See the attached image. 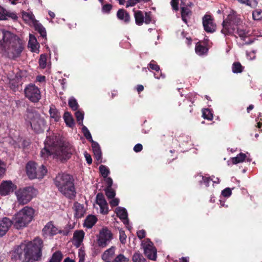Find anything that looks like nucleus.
I'll return each instance as SVG.
<instances>
[{"instance_id": "12", "label": "nucleus", "mask_w": 262, "mask_h": 262, "mask_svg": "<svg viewBox=\"0 0 262 262\" xmlns=\"http://www.w3.org/2000/svg\"><path fill=\"white\" fill-rule=\"evenodd\" d=\"M42 233L45 236L47 237L52 236L58 233L67 235L68 234V231L58 230V229L54 225L52 222H49L43 228Z\"/></svg>"}, {"instance_id": "56", "label": "nucleus", "mask_w": 262, "mask_h": 262, "mask_svg": "<svg viewBox=\"0 0 262 262\" xmlns=\"http://www.w3.org/2000/svg\"><path fill=\"white\" fill-rule=\"evenodd\" d=\"M137 234L138 237L140 239H142V238L145 237V234H146V232H145V230H141L138 231L137 232Z\"/></svg>"}, {"instance_id": "24", "label": "nucleus", "mask_w": 262, "mask_h": 262, "mask_svg": "<svg viewBox=\"0 0 262 262\" xmlns=\"http://www.w3.org/2000/svg\"><path fill=\"white\" fill-rule=\"evenodd\" d=\"M134 17L136 25L141 26L143 24L144 15L143 12L139 10L135 11L134 13Z\"/></svg>"}, {"instance_id": "44", "label": "nucleus", "mask_w": 262, "mask_h": 262, "mask_svg": "<svg viewBox=\"0 0 262 262\" xmlns=\"http://www.w3.org/2000/svg\"><path fill=\"white\" fill-rule=\"evenodd\" d=\"M75 115L78 124L83 125L84 114L79 111H77L75 112Z\"/></svg>"}, {"instance_id": "16", "label": "nucleus", "mask_w": 262, "mask_h": 262, "mask_svg": "<svg viewBox=\"0 0 262 262\" xmlns=\"http://www.w3.org/2000/svg\"><path fill=\"white\" fill-rule=\"evenodd\" d=\"M12 224V221L7 217L0 221V237L5 235Z\"/></svg>"}, {"instance_id": "43", "label": "nucleus", "mask_w": 262, "mask_h": 262, "mask_svg": "<svg viewBox=\"0 0 262 262\" xmlns=\"http://www.w3.org/2000/svg\"><path fill=\"white\" fill-rule=\"evenodd\" d=\"M105 194L108 199H113L115 196V192L112 188H106L105 189Z\"/></svg>"}, {"instance_id": "51", "label": "nucleus", "mask_w": 262, "mask_h": 262, "mask_svg": "<svg viewBox=\"0 0 262 262\" xmlns=\"http://www.w3.org/2000/svg\"><path fill=\"white\" fill-rule=\"evenodd\" d=\"M100 208V212L102 214H107L108 212V205L107 202L104 205L99 206Z\"/></svg>"}, {"instance_id": "15", "label": "nucleus", "mask_w": 262, "mask_h": 262, "mask_svg": "<svg viewBox=\"0 0 262 262\" xmlns=\"http://www.w3.org/2000/svg\"><path fill=\"white\" fill-rule=\"evenodd\" d=\"M14 189V185L11 181H4L0 185V193L6 195L12 192Z\"/></svg>"}, {"instance_id": "54", "label": "nucleus", "mask_w": 262, "mask_h": 262, "mask_svg": "<svg viewBox=\"0 0 262 262\" xmlns=\"http://www.w3.org/2000/svg\"><path fill=\"white\" fill-rule=\"evenodd\" d=\"M112 8V6L111 4H105L102 7V11L104 12L108 13L111 11Z\"/></svg>"}, {"instance_id": "46", "label": "nucleus", "mask_w": 262, "mask_h": 262, "mask_svg": "<svg viewBox=\"0 0 262 262\" xmlns=\"http://www.w3.org/2000/svg\"><path fill=\"white\" fill-rule=\"evenodd\" d=\"M128 259L123 254H120L117 256L112 262H128Z\"/></svg>"}, {"instance_id": "13", "label": "nucleus", "mask_w": 262, "mask_h": 262, "mask_svg": "<svg viewBox=\"0 0 262 262\" xmlns=\"http://www.w3.org/2000/svg\"><path fill=\"white\" fill-rule=\"evenodd\" d=\"M112 233L106 228H103L99 233L98 244L100 247H105L112 238Z\"/></svg>"}, {"instance_id": "22", "label": "nucleus", "mask_w": 262, "mask_h": 262, "mask_svg": "<svg viewBox=\"0 0 262 262\" xmlns=\"http://www.w3.org/2000/svg\"><path fill=\"white\" fill-rule=\"evenodd\" d=\"M22 18L27 23H32L33 24L36 21L35 16L31 12L22 11Z\"/></svg>"}, {"instance_id": "1", "label": "nucleus", "mask_w": 262, "mask_h": 262, "mask_svg": "<svg viewBox=\"0 0 262 262\" xmlns=\"http://www.w3.org/2000/svg\"><path fill=\"white\" fill-rule=\"evenodd\" d=\"M74 152L73 146L68 143H62L55 136L47 137L45 141V147L40 151V156L46 159L51 155H55L62 161L69 159Z\"/></svg>"}, {"instance_id": "6", "label": "nucleus", "mask_w": 262, "mask_h": 262, "mask_svg": "<svg viewBox=\"0 0 262 262\" xmlns=\"http://www.w3.org/2000/svg\"><path fill=\"white\" fill-rule=\"evenodd\" d=\"M34 213L32 208L26 206L15 215L12 221V224L17 229L24 228L32 220Z\"/></svg>"}, {"instance_id": "21", "label": "nucleus", "mask_w": 262, "mask_h": 262, "mask_svg": "<svg viewBox=\"0 0 262 262\" xmlns=\"http://www.w3.org/2000/svg\"><path fill=\"white\" fill-rule=\"evenodd\" d=\"M74 209L75 212V216L77 218L81 217L85 212L83 205L78 202L74 203Z\"/></svg>"}, {"instance_id": "27", "label": "nucleus", "mask_w": 262, "mask_h": 262, "mask_svg": "<svg viewBox=\"0 0 262 262\" xmlns=\"http://www.w3.org/2000/svg\"><path fill=\"white\" fill-rule=\"evenodd\" d=\"M97 219L94 215H89L85 220L84 226L88 228H91L96 223Z\"/></svg>"}, {"instance_id": "19", "label": "nucleus", "mask_w": 262, "mask_h": 262, "mask_svg": "<svg viewBox=\"0 0 262 262\" xmlns=\"http://www.w3.org/2000/svg\"><path fill=\"white\" fill-rule=\"evenodd\" d=\"M115 212L117 216L122 220L124 224L128 223L127 211L124 208L118 207L116 209Z\"/></svg>"}, {"instance_id": "23", "label": "nucleus", "mask_w": 262, "mask_h": 262, "mask_svg": "<svg viewBox=\"0 0 262 262\" xmlns=\"http://www.w3.org/2000/svg\"><path fill=\"white\" fill-rule=\"evenodd\" d=\"M29 37L30 39L28 41V47L30 48L32 52H36L38 51V44L36 39L31 34H30Z\"/></svg>"}, {"instance_id": "29", "label": "nucleus", "mask_w": 262, "mask_h": 262, "mask_svg": "<svg viewBox=\"0 0 262 262\" xmlns=\"http://www.w3.org/2000/svg\"><path fill=\"white\" fill-rule=\"evenodd\" d=\"M63 119L66 124L70 127H72L74 125V120L71 114L68 112L64 113Z\"/></svg>"}, {"instance_id": "35", "label": "nucleus", "mask_w": 262, "mask_h": 262, "mask_svg": "<svg viewBox=\"0 0 262 262\" xmlns=\"http://www.w3.org/2000/svg\"><path fill=\"white\" fill-rule=\"evenodd\" d=\"M232 69L234 73H240L243 71V67L239 62H236L232 64Z\"/></svg>"}, {"instance_id": "5", "label": "nucleus", "mask_w": 262, "mask_h": 262, "mask_svg": "<svg viewBox=\"0 0 262 262\" xmlns=\"http://www.w3.org/2000/svg\"><path fill=\"white\" fill-rule=\"evenodd\" d=\"M223 29L221 32L226 35H231L236 30L237 33L241 38L246 36V32L244 27L242 26V21L240 18L235 15L234 13L229 14L226 19L223 22Z\"/></svg>"}, {"instance_id": "17", "label": "nucleus", "mask_w": 262, "mask_h": 262, "mask_svg": "<svg viewBox=\"0 0 262 262\" xmlns=\"http://www.w3.org/2000/svg\"><path fill=\"white\" fill-rule=\"evenodd\" d=\"M84 236V232L82 230H76L73 234V244L77 247H80Z\"/></svg>"}, {"instance_id": "2", "label": "nucleus", "mask_w": 262, "mask_h": 262, "mask_svg": "<svg viewBox=\"0 0 262 262\" xmlns=\"http://www.w3.org/2000/svg\"><path fill=\"white\" fill-rule=\"evenodd\" d=\"M0 47L5 55L13 59L20 56L24 49L22 40L5 29H0Z\"/></svg>"}, {"instance_id": "62", "label": "nucleus", "mask_w": 262, "mask_h": 262, "mask_svg": "<svg viewBox=\"0 0 262 262\" xmlns=\"http://www.w3.org/2000/svg\"><path fill=\"white\" fill-rule=\"evenodd\" d=\"M0 20H6L5 9L4 8H0Z\"/></svg>"}, {"instance_id": "64", "label": "nucleus", "mask_w": 262, "mask_h": 262, "mask_svg": "<svg viewBox=\"0 0 262 262\" xmlns=\"http://www.w3.org/2000/svg\"><path fill=\"white\" fill-rule=\"evenodd\" d=\"M186 0H181V8H182L183 6L186 7Z\"/></svg>"}, {"instance_id": "40", "label": "nucleus", "mask_w": 262, "mask_h": 262, "mask_svg": "<svg viewBox=\"0 0 262 262\" xmlns=\"http://www.w3.org/2000/svg\"><path fill=\"white\" fill-rule=\"evenodd\" d=\"M99 170L103 178H106L110 173V171L108 168L103 165L99 166Z\"/></svg>"}, {"instance_id": "42", "label": "nucleus", "mask_w": 262, "mask_h": 262, "mask_svg": "<svg viewBox=\"0 0 262 262\" xmlns=\"http://www.w3.org/2000/svg\"><path fill=\"white\" fill-rule=\"evenodd\" d=\"M253 18L254 20H260L262 19V11L260 9H256L252 13Z\"/></svg>"}, {"instance_id": "48", "label": "nucleus", "mask_w": 262, "mask_h": 262, "mask_svg": "<svg viewBox=\"0 0 262 262\" xmlns=\"http://www.w3.org/2000/svg\"><path fill=\"white\" fill-rule=\"evenodd\" d=\"M144 22L146 24H149L151 21L150 12H145Z\"/></svg>"}, {"instance_id": "37", "label": "nucleus", "mask_w": 262, "mask_h": 262, "mask_svg": "<svg viewBox=\"0 0 262 262\" xmlns=\"http://www.w3.org/2000/svg\"><path fill=\"white\" fill-rule=\"evenodd\" d=\"M82 132L84 135V136L87 140H89L91 142L93 141L91 134L86 126L83 125L82 127Z\"/></svg>"}, {"instance_id": "9", "label": "nucleus", "mask_w": 262, "mask_h": 262, "mask_svg": "<svg viewBox=\"0 0 262 262\" xmlns=\"http://www.w3.org/2000/svg\"><path fill=\"white\" fill-rule=\"evenodd\" d=\"M27 174L31 179H41L47 172V170L43 165L37 170L36 164L33 162H29L26 165Z\"/></svg>"}, {"instance_id": "30", "label": "nucleus", "mask_w": 262, "mask_h": 262, "mask_svg": "<svg viewBox=\"0 0 262 262\" xmlns=\"http://www.w3.org/2000/svg\"><path fill=\"white\" fill-rule=\"evenodd\" d=\"M63 258V254L62 253L57 251L54 252L50 260L48 262H61Z\"/></svg>"}, {"instance_id": "57", "label": "nucleus", "mask_w": 262, "mask_h": 262, "mask_svg": "<svg viewBox=\"0 0 262 262\" xmlns=\"http://www.w3.org/2000/svg\"><path fill=\"white\" fill-rule=\"evenodd\" d=\"M258 4V2L256 0H248L247 6L254 7H256Z\"/></svg>"}, {"instance_id": "52", "label": "nucleus", "mask_w": 262, "mask_h": 262, "mask_svg": "<svg viewBox=\"0 0 262 262\" xmlns=\"http://www.w3.org/2000/svg\"><path fill=\"white\" fill-rule=\"evenodd\" d=\"M222 194L225 197H228L231 194V190L229 188H226L222 191Z\"/></svg>"}, {"instance_id": "39", "label": "nucleus", "mask_w": 262, "mask_h": 262, "mask_svg": "<svg viewBox=\"0 0 262 262\" xmlns=\"http://www.w3.org/2000/svg\"><path fill=\"white\" fill-rule=\"evenodd\" d=\"M39 66L41 69L46 68L47 65V56L45 55L41 54L40 55L39 59Z\"/></svg>"}, {"instance_id": "59", "label": "nucleus", "mask_w": 262, "mask_h": 262, "mask_svg": "<svg viewBox=\"0 0 262 262\" xmlns=\"http://www.w3.org/2000/svg\"><path fill=\"white\" fill-rule=\"evenodd\" d=\"M111 206L112 207L117 206L119 204V200L118 199H114L110 202Z\"/></svg>"}, {"instance_id": "63", "label": "nucleus", "mask_w": 262, "mask_h": 262, "mask_svg": "<svg viewBox=\"0 0 262 262\" xmlns=\"http://www.w3.org/2000/svg\"><path fill=\"white\" fill-rule=\"evenodd\" d=\"M204 182L206 184V186H209V182L212 180L210 178H203Z\"/></svg>"}, {"instance_id": "61", "label": "nucleus", "mask_w": 262, "mask_h": 262, "mask_svg": "<svg viewBox=\"0 0 262 262\" xmlns=\"http://www.w3.org/2000/svg\"><path fill=\"white\" fill-rule=\"evenodd\" d=\"M84 156L86 159V162L89 164H91L92 163V159L90 156V155L88 154L87 152H85Z\"/></svg>"}, {"instance_id": "41", "label": "nucleus", "mask_w": 262, "mask_h": 262, "mask_svg": "<svg viewBox=\"0 0 262 262\" xmlns=\"http://www.w3.org/2000/svg\"><path fill=\"white\" fill-rule=\"evenodd\" d=\"M69 105L70 107L74 111L77 110L78 104L76 101V100L74 98H71L69 100Z\"/></svg>"}, {"instance_id": "50", "label": "nucleus", "mask_w": 262, "mask_h": 262, "mask_svg": "<svg viewBox=\"0 0 262 262\" xmlns=\"http://www.w3.org/2000/svg\"><path fill=\"white\" fill-rule=\"evenodd\" d=\"M149 68L153 70H155L156 71H159V70H160V67L158 65H157V64H156L155 63V61H151L149 64Z\"/></svg>"}, {"instance_id": "31", "label": "nucleus", "mask_w": 262, "mask_h": 262, "mask_svg": "<svg viewBox=\"0 0 262 262\" xmlns=\"http://www.w3.org/2000/svg\"><path fill=\"white\" fill-rule=\"evenodd\" d=\"M33 25L35 30L38 32L42 37H44L46 36V29L41 24L38 23L36 20Z\"/></svg>"}, {"instance_id": "8", "label": "nucleus", "mask_w": 262, "mask_h": 262, "mask_svg": "<svg viewBox=\"0 0 262 262\" xmlns=\"http://www.w3.org/2000/svg\"><path fill=\"white\" fill-rule=\"evenodd\" d=\"M15 194L19 203L24 205L27 204L36 195V190L33 187L29 186L19 189Z\"/></svg>"}, {"instance_id": "3", "label": "nucleus", "mask_w": 262, "mask_h": 262, "mask_svg": "<svg viewBox=\"0 0 262 262\" xmlns=\"http://www.w3.org/2000/svg\"><path fill=\"white\" fill-rule=\"evenodd\" d=\"M42 247V240L35 238L32 242L17 246L14 251V256L23 262L38 260L41 256Z\"/></svg>"}, {"instance_id": "7", "label": "nucleus", "mask_w": 262, "mask_h": 262, "mask_svg": "<svg viewBox=\"0 0 262 262\" xmlns=\"http://www.w3.org/2000/svg\"><path fill=\"white\" fill-rule=\"evenodd\" d=\"M26 115L32 128L35 132L40 133L44 130L46 128V121L38 112L33 108H28Z\"/></svg>"}, {"instance_id": "4", "label": "nucleus", "mask_w": 262, "mask_h": 262, "mask_svg": "<svg viewBox=\"0 0 262 262\" xmlns=\"http://www.w3.org/2000/svg\"><path fill=\"white\" fill-rule=\"evenodd\" d=\"M72 176L67 173H59L54 179V183L58 190L66 197L73 199L76 191Z\"/></svg>"}, {"instance_id": "55", "label": "nucleus", "mask_w": 262, "mask_h": 262, "mask_svg": "<svg viewBox=\"0 0 262 262\" xmlns=\"http://www.w3.org/2000/svg\"><path fill=\"white\" fill-rule=\"evenodd\" d=\"M5 172V165L0 160V179L3 176Z\"/></svg>"}, {"instance_id": "58", "label": "nucleus", "mask_w": 262, "mask_h": 262, "mask_svg": "<svg viewBox=\"0 0 262 262\" xmlns=\"http://www.w3.org/2000/svg\"><path fill=\"white\" fill-rule=\"evenodd\" d=\"M105 178V182L107 184V187L106 188H112V186L113 185V180L110 177H106Z\"/></svg>"}, {"instance_id": "47", "label": "nucleus", "mask_w": 262, "mask_h": 262, "mask_svg": "<svg viewBox=\"0 0 262 262\" xmlns=\"http://www.w3.org/2000/svg\"><path fill=\"white\" fill-rule=\"evenodd\" d=\"M119 240L122 244H125L126 242V235L124 231H119Z\"/></svg>"}, {"instance_id": "36", "label": "nucleus", "mask_w": 262, "mask_h": 262, "mask_svg": "<svg viewBox=\"0 0 262 262\" xmlns=\"http://www.w3.org/2000/svg\"><path fill=\"white\" fill-rule=\"evenodd\" d=\"M5 16L6 17V20L8 19V18H11L14 20H16L18 18V17L15 13L8 11L5 9Z\"/></svg>"}, {"instance_id": "33", "label": "nucleus", "mask_w": 262, "mask_h": 262, "mask_svg": "<svg viewBox=\"0 0 262 262\" xmlns=\"http://www.w3.org/2000/svg\"><path fill=\"white\" fill-rule=\"evenodd\" d=\"M96 203L99 206H103L106 204V201L102 193H99L97 194L96 196Z\"/></svg>"}, {"instance_id": "18", "label": "nucleus", "mask_w": 262, "mask_h": 262, "mask_svg": "<svg viewBox=\"0 0 262 262\" xmlns=\"http://www.w3.org/2000/svg\"><path fill=\"white\" fill-rule=\"evenodd\" d=\"M115 247L112 246L105 250L101 255L102 259L105 262H111L115 254Z\"/></svg>"}, {"instance_id": "34", "label": "nucleus", "mask_w": 262, "mask_h": 262, "mask_svg": "<svg viewBox=\"0 0 262 262\" xmlns=\"http://www.w3.org/2000/svg\"><path fill=\"white\" fill-rule=\"evenodd\" d=\"M133 262H146V260L143 255L139 253H135L133 256Z\"/></svg>"}, {"instance_id": "53", "label": "nucleus", "mask_w": 262, "mask_h": 262, "mask_svg": "<svg viewBox=\"0 0 262 262\" xmlns=\"http://www.w3.org/2000/svg\"><path fill=\"white\" fill-rule=\"evenodd\" d=\"M139 2V0H128L126 3V7H132L135 5Z\"/></svg>"}, {"instance_id": "32", "label": "nucleus", "mask_w": 262, "mask_h": 262, "mask_svg": "<svg viewBox=\"0 0 262 262\" xmlns=\"http://www.w3.org/2000/svg\"><path fill=\"white\" fill-rule=\"evenodd\" d=\"M246 157V156L245 154L240 153L237 155L236 157L232 158V162L233 164H237L242 162L245 160Z\"/></svg>"}, {"instance_id": "28", "label": "nucleus", "mask_w": 262, "mask_h": 262, "mask_svg": "<svg viewBox=\"0 0 262 262\" xmlns=\"http://www.w3.org/2000/svg\"><path fill=\"white\" fill-rule=\"evenodd\" d=\"M181 9V16L182 20L185 23H187V18L191 15V10L186 7L183 6Z\"/></svg>"}, {"instance_id": "10", "label": "nucleus", "mask_w": 262, "mask_h": 262, "mask_svg": "<svg viewBox=\"0 0 262 262\" xmlns=\"http://www.w3.org/2000/svg\"><path fill=\"white\" fill-rule=\"evenodd\" d=\"M25 96L32 102H37L41 98L40 91L35 84H29L24 90Z\"/></svg>"}, {"instance_id": "20", "label": "nucleus", "mask_w": 262, "mask_h": 262, "mask_svg": "<svg viewBox=\"0 0 262 262\" xmlns=\"http://www.w3.org/2000/svg\"><path fill=\"white\" fill-rule=\"evenodd\" d=\"M117 16L118 19L124 21L125 23H128L130 21V16L124 9H119L117 13Z\"/></svg>"}, {"instance_id": "11", "label": "nucleus", "mask_w": 262, "mask_h": 262, "mask_svg": "<svg viewBox=\"0 0 262 262\" xmlns=\"http://www.w3.org/2000/svg\"><path fill=\"white\" fill-rule=\"evenodd\" d=\"M144 248V252L146 256L150 259L155 260L157 258V250L154 247L153 243L149 239H146L142 243Z\"/></svg>"}, {"instance_id": "60", "label": "nucleus", "mask_w": 262, "mask_h": 262, "mask_svg": "<svg viewBox=\"0 0 262 262\" xmlns=\"http://www.w3.org/2000/svg\"><path fill=\"white\" fill-rule=\"evenodd\" d=\"M142 145L141 144H137L134 147V150L135 152H139L142 149Z\"/></svg>"}, {"instance_id": "25", "label": "nucleus", "mask_w": 262, "mask_h": 262, "mask_svg": "<svg viewBox=\"0 0 262 262\" xmlns=\"http://www.w3.org/2000/svg\"><path fill=\"white\" fill-rule=\"evenodd\" d=\"M92 143V147L94 152V154L96 157V158L97 160H99L101 158V151L100 148V146L98 143L92 141L91 142Z\"/></svg>"}, {"instance_id": "38", "label": "nucleus", "mask_w": 262, "mask_h": 262, "mask_svg": "<svg viewBox=\"0 0 262 262\" xmlns=\"http://www.w3.org/2000/svg\"><path fill=\"white\" fill-rule=\"evenodd\" d=\"M202 116L204 119L208 120H211L213 118V115L208 108H206L203 110Z\"/></svg>"}, {"instance_id": "49", "label": "nucleus", "mask_w": 262, "mask_h": 262, "mask_svg": "<svg viewBox=\"0 0 262 262\" xmlns=\"http://www.w3.org/2000/svg\"><path fill=\"white\" fill-rule=\"evenodd\" d=\"M179 0H171L170 2V4L173 10L177 11L179 10L178 7Z\"/></svg>"}, {"instance_id": "45", "label": "nucleus", "mask_w": 262, "mask_h": 262, "mask_svg": "<svg viewBox=\"0 0 262 262\" xmlns=\"http://www.w3.org/2000/svg\"><path fill=\"white\" fill-rule=\"evenodd\" d=\"M195 50L196 53L200 55L203 54L207 51V49L201 45H196Z\"/></svg>"}, {"instance_id": "26", "label": "nucleus", "mask_w": 262, "mask_h": 262, "mask_svg": "<svg viewBox=\"0 0 262 262\" xmlns=\"http://www.w3.org/2000/svg\"><path fill=\"white\" fill-rule=\"evenodd\" d=\"M49 113L52 118L56 122L60 119V114L54 105H51L49 110Z\"/></svg>"}, {"instance_id": "14", "label": "nucleus", "mask_w": 262, "mask_h": 262, "mask_svg": "<svg viewBox=\"0 0 262 262\" xmlns=\"http://www.w3.org/2000/svg\"><path fill=\"white\" fill-rule=\"evenodd\" d=\"M203 25L207 32L212 33L215 30L216 25L210 15H205L203 18Z\"/></svg>"}]
</instances>
